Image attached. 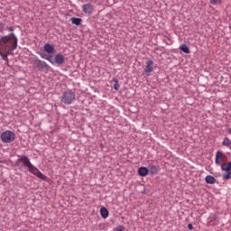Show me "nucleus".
I'll return each instance as SVG.
<instances>
[{
	"mask_svg": "<svg viewBox=\"0 0 231 231\" xmlns=\"http://www.w3.org/2000/svg\"><path fill=\"white\" fill-rule=\"evenodd\" d=\"M17 36L10 33L7 36L1 37L0 39V56L3 60L8 62V55H14V50H17Z\"/></svg>",
	"mask_w": 231,
	"mask_h": 231,
	"instance_id": "nucleus-1",
	"label": "nucleus"
},
{
	"mask_svg": "<svg viewBox=\"0 0 231 231\" xmlns=\"http://www.w3.org/2000/svg\"><path fill=\"white\" fill-rule=\"evenodd\" d=\"M15 166L19 169H23V167H27L29 172L33 174L34 176L38 177L40 180H42L43 181H46L47 178L46 175L42 174L41 171L32 164V162H30V158L26 155H19L18 159L15 162Z\"/></svg>",
	"mask_w": 231,
	"mask_h": 231,
	"instance_id": "nucleus-2",
	"label": "nucleus"
},
{
	"mask_svg": "<svg viewBox=\"0 0 231 231\" xmlns=\"http://www.w3.org/2000/svg\"><path fill=\"white\" fill-rule=\"evenodd\" d=\"M76 95L71 90L64 91L60 99L62 104H65L66 106H70V104H73L75 102Z\"/></svg>",
	"mask_w": 231,
	"mask_h": 231,
	"instance_id": "nucleus-3",
	"label": "nucleus"
},
{
	"mask_svg": "<svg viewBox=\"0 0 231 231\" xmlns=\"http://www.w3.org/2000/svg\"><path fill=\"white\" fill-rule=\"evenodd\" d=\"M0 138L4 143H12L15 141V133L6 130L1 134Z\"/></svg>",
	"mask_w": 231,
	"mask_h": 231,
	"instance_id": "nucleus-4",
	"label": "nucleus"
},
{
	"mask_svg": "<svg viewBox=\"0 0 231 231\" xmlns=\"http://www.w3.org/2000/svg\"><path fill=\"white\" fill-rule=\"evenodd\" d=\"M34 65L36 66L37 69H40V71H42L43 69L50 71V69H51V67H50L46 61L41 60L39 58H34Z\"/></svg>",
	"mask_w": 231,
	"mask_h": 231,
	"instance_id": "nucleus-5",
	"label": "nucleus"
},
{
	"mask_svg": "<svg viewBox=\"0 0 231 231\" xmlns=\"http://www.w3.org/2000/svg\"><path fill=\"white\" fill-rule=\"evenodd\" d=\"M154 71V61L149 60L146 61V65L143 69V72L146 74V77H149L151 73Z\"/></svg>",
	"mask_w": 231,
	"mask_h": 231,
	"instance_id": "nucleus-6",
	"label": "nucleus"
},
{
	"mask_svg": "<svg viewBox=\"0 0 231 231\" xmlns=\"http://www.w3.org/2000/svg\"><path fill=\"white\" fill-rule=\"evenodd\" d=\"M81 10L83 14H86L87 15H91L95 10V6L91 4H85L81 6Z\"/></svg>",
	"mask_w": 231,
	"mask_h": 231,
	"instance_id": "nucleus-7",
	"label": "nucleus"
},
{
	"mask_svg": "<svg viewBox=\"0 0 231 231\" xmlns=\"http://www.w3.org/2000/svg\"><path fill=\"white\" fill-rule=\"evenodd\" d=\"M64 55L58 53L54 56V62L58 64L59 66L64 64Z\"/></svg>",
	"mask_w": 231,
	"mask_h": 231,
	"instance_id": "nucleus-8",
	"label": "nucleus"
},
{
	"mask_svg": "<svg viewBox=\"0 0 231 231\" xmlns=\"http://www.w3.org/2000/svg\"><path fill=\"white\" fill-rule=\"evenodd\" d=\"M222 162H223V152L217 151L216 153L215 163L217 165H221Z\"/></svg>",
	"mask_w": 231,
	"mask_h": 231,
	"instance_id": "nucleus-9",
	"label": "nucleus"
},
{
	"mask_svg": "<svg viewBox=\"0 0 231 231\" xmlns=\"http://www.w3.org/2000/svg\"><path fill=\"white\" fill-rule=\"evenodd\" d=\"M100 215L103 219H107V217H109V210L103 207L100 208Z\"/></svg>",
	"mask_w": 231,
	"mask_h": 231,
	"instance_id": "nucleus-10",
	"label": "nucleus"
},
{
	"mask_svg": "<svg viewBox=\"0 0 231 231\" xmlns=\"http://www.w3.org/2000/svg\"><path fill=\"white\" fill-rule=\"evenodd\" d=\"M43 50L46 51V53H54L55 51V48L50 43L45 44Z\"/></svg>",
	"mask_w": 231,
	"mask_h": 231,
	"instance_id": "nucleus-11",
	"label": "nucleus"
},
{
	"mask_svg": "<svg viewBox=\"0 0 231 231\" xmlns=\"http://www.w3.org/2000/svg\"><path fill=\"white\" fill-rule=\"evenodd\" d=\"M138 174L139 176L145 177L147 176V174H149V169H147L146 167H140L138 169Z\"/></svg>",
	"mask_w": 231,
	"mask_h": 231,
	"instance_id": "nucleus-12",
	"label": "nucleus"
},
{
	"mask_svg": "<svg viewBox=\"0 0 231 231\" xmlns=\"http://www.w3.org/2000/svg\"><path fill=\"white\" fill-rule=\"evenodd\" d=\"M221 170L226 171V172H228L231 171V162H225L221 165Z\"/></svg>",
	"mask_w": 231,
	"mask_h": 231,
	"instance_id": "nucleus-13",
	"label": "nucleus"
},
{
	"mask_svg": "<svg viewBox=\"0 0 231 231\" xmlns=\"http://www.w3.org/2000/svg\"><path fill=\"white\" fill-rule=\"evenodd\" d=\"M205 180L206 183H208L209 185H214V183H216V178L212 175L206 176Z\"/></svg>",
	"mask_w": 231,
	"mask_h": 231,
	"instance_id": "nucleus-14",
	"label": "nucleus"
},
{
	"mask_svg": "<svg viewBox=\"0 0 231 231\" xmlns=\"http://www.w3.org/2000/svg\"><path fill=\"white\" fill-rule=\"evenodd\" d=\"M72 24H75V26H80L82 20L81 18L72 17L70 19Z\"/></svg>",
	"mask_w": 231,
	"mask_h": 231,
	"instance_id": "nucleus-15",
	"label": "nucleus"
},
{
	"mask_svg": "<svg viewBox=\"0 0 231 231\" xmlns=\"http://www.w3.org/2000/svg\"><path fill=\"white\" fill-rule=\"evenodd\" d=\"M222 145H224V147H229L230 151H231V141L228 137H225L223 142H222Z\"/></svg>",
	"mask_w": 231,
	"mask_h": 231,
	"instance_id": "nucleus-16",
	"label": "nucleus"
},
{
	"mask_svg": "<svg viewBox=\"0 0 231 231\" xmlns=\"http://www.w3.org/2000/svg\"><path fill=\"white\" fill-rule=\"evenodd\" d=\"M180 51H183V53H190V49H189V46H187V44L183 43L180 47Z\"/></svg>",
	"mask_w": 231,
	"mask_h": 231,
	"instance_id": "nucleus-17",
	"label": "nucleus"
},
{
	"mask_svg": "<svg viewBox=\"0 0 231 231\" xmlns=\"http://www.w3.org/2000/svg\"><path fill=\"white\" fill-rule=\"evenodd\" d=\"M150 172H151V174H158V166L151 165L150 166Z\"/></svg>",
	"mask_w": 231,
	"mask_h": 231,
	"instance_id": "nucleus-18",
	"label": "nucleus"
},
{
	"mask_svg": "<svg viewBox=\"0 0 231 231\" xmlns=\"http://www.w3.org/2000/svg\"><path fill=\"white\" fill-rule=\"evenodd\" d=\"M113 82H115L114 89L116 91H118V89H120V84L118 83V79H116V78L113 79Z\"/></svg>",
	"mask_w": 231,
	"mask_h": 231,
	"instance_id": "nucleus-19",
	"label": "nucleus"
},
{
	"mask_svg": "<svg viewBox=\"0 0 231 231\" xmlns=\"http://www.w3.org/2000/svg\"><path fill=\"white\" fill-rule=\"evenodd\" d=\"M222 178L223 180H231V170L224 173Z\"/></svg>",
	"mask_w": 231,
	"mask_h": 231,
	"instance_id": "nucleus-20",
	"label": "nucleus"
},
{
	"mask_svg": "<svg viewBox=\"0 0 231 231\" xmlns=\"http://www.w3.org/2000/svg\"><path fill=\"white\" fill-rule=\"evenodd\" d=\"M45 60H48L49 62H51V64H55V60H53V56H47Z\"/></svg>",
	"mask_w": 231,
	"mask_h": 231,
	"instance_id": "nucleus-21",
	"label": "nucleus"
},
{
	"mask_svg": "<svg viewBox=\"0 0 231 231\" xmlns=\"http://www.w3.org/2000/svg\"><path fill=\"white\" fill-rule=\"evenodd\" d=\"M115 231H125V227L124 226H118Z\"/></svg>",
	"mask_w": 231,
	"mask_h": 231,
	"instance_id": "nucleus-22",
	"label": "nucleus"
},
{
	"mask_svg": "<svg viewBox=\"0 0 231 231\" xmlns=\"http://www.w3.org/2000/svg\"><path fill=\"white\" fill-rule=\"evenodd\" d=\"M222 0H210L211 5H220Z\"/></svg>",
	"mask_w": 231,
	"mask_h": 231,
	"instance_id": "nucleus-23",
	"label": "nucleus"
},
{
	"mask_svg": "<svg viewBox=\"0 0 231 231\" xmlns=\"http://www.w3.org/2000/svg\"><path fill=\"white\" fill-rule=\"evenodd\" d=\"M211 217H212L213 221H217V214L211 215Z\"/></svg>",
	"mask_w": 231,
	"mask_h": 231,
	"instance_id": "nucleus-24",
	"label": "nucleus"
},
{
	"mask_svg": "<svg viewBox=\"0 0 231 231\" xmlns=\"http://www.w3.org/2000/svg\"><path fill=\"white\" fill-rule=\"evenodd\" d=\"M42 59H44L46 60L47 57L49 56L48 54L41 53L40 54Z\"/></svg>",
	"mask_w": 231,
	"mask_h": 231,
	"instance_id": "nucleus-25",
	"label": "nucleus"
},
{
	"mask_svg": "<svg viewBox=\"0 0 231 231\" xmlns=\"http://www.w3.org/2000/svg\"><path fill=\"white\" fill-rule=\"evenodd\" d=\"M188 228L189 230H194V226H192V224H189Z\"/></svg>",
	"mask_w": 231,
	"mask_h": 231,
	"instance_id": "nucleus-26",
	"label": "nucleus"
},
{
	"mask_svg": "<svg viewBox=\"0 0 231 231\" xmlns=\"http://www.w3.org/2000/svg\"><path fill=\"white\" fill-rule=\"evenodd\" d=\"M0 32H3V23H0Z\"/></svg>",
	"mask_w": 231,
	"mask_h": 231,
	"instance_id": "nucleus-27",
	"label": "nucleus"
},
{
	"mask_svg": "<svg viewBox=\"0 0 231 231\" xmlns=\"http://www.w3.org/2000/svg\"><path fill=\"white\" fill-rule=\"evenodd\" d=\"M228 134H231V128H227Z\"/></svg>",
	"mask_w": 231,
	"mask_h": 231,
	"instance_id": "nucleus-28",
	"label": "nucleus"
}]
</instances>
